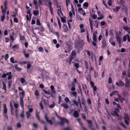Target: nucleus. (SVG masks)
Returning <instances> with one entry per match:
<instances>
[{
	"instance_id": "nucleus-1",
	"label": "nucleus",
	"mask_w": 130,
	"mask_h": 130,
	"mask_svg": "<svg viewBox=\"0 0 130 130\" xmlns=\"http://www.w3.org/2000/svg\"><path fill=\"white\" fill-rule=\"evenodd\" d=\"M56 116L57 117L60 119L61 121L58 122L57 123L58 124H59L61 126H63L64 125V123H66L67 124H69V121L66 118L63 117H61L57 115V114L56 113Z\"/></svg>"
},
{
	"instance_id": "nucleus-2",
	"label": "nucleus",
	"mask_w": 130,
	"mask_h": 130,
	"mask_svg": "<svg viewBox=\"0 0 130 130\" xmlns=\"http://www.w3.org/2000/svg\"><path fill=\"white\" fill-rule=\"evenodd\" d=\"M85 44L84 42L82 40L78 41L75 44V46L76 47H82Z\"/></svg>"
},
{
	"instance_id": "nucleus-3",
	"label": "nucleus",
	"mask_w": 130,
	"mask_h": 130,
	"mask_svg": "<svg viewBox=\"0 0 130 130\" xmlns=\"http://www.w3.org/2000/svg\"><path fill=\"white\" fill-rule=\"evenodd\" d=\"M116 84L118 86L121 87H123L125 85L124 83L121 79H119L118 83H116Z\"/></svg>"
},
{
	"instance_id": "nucleus-4",
	"label": "nucleus",
	"mask_w": 130,
	"mask_h": 130,
	"mask_svg": "<svg viewBox=\"0 0 130 130\" xmlns=\"http://www.w3.org/2000/svg\"><path fill=\"white\" fill-rule=\"evenodd\" d=\"M87 121L89 124L88 127L91 130H95L94 128L92 127V122L91 120H87Z\"/></svg>"
},
{
	"instance_id": "nucleus-5",
	"label": "nucleus",
	"mask_w": 130,
	"mask_h": 130,
	"mask_svg": "<svg viewBox=\"0 0 130 130\" xmlns=\"http://www.w3.org/2000/svg\"><path fill=\"white\" fill-rule=\"evenodd\" d=\"M124 119L125 120V122L126 124L127 125H128V121L129 120V119L127 114H126L125 115L124 117Z\"/></svg>"
},
{
	"instance_id": "nucleus-6",
	"label": "nucleus",
	"mask_w": 130,
	"mask_h": 130,
	"mask_svg": "<svg viewBox=\"0 0 130 130\" xmlns=\"http://www.w3.org/2000/svg\"><path fill=\"white\" fill-rule=\"evenodd\" d=\"M44 118L47 122L49 123L51 125L53 124L52 121L51 120L48 119L47 113L45 114L44 117Z\"/></svg>"
},
{
	"instance_id": "nucleus-7",
	"label": "nucleus",
	"mask_w": 130,
	"mask_h": 130,
	"mask_svg": "<svg viewBox=\"0 0 130 130\" xmlns=\"http://www.w3.org/2000/svg\"><path fill=\"white\" fill-rule=\"evenodd\" d=\"M102 45L101 47L103 49L106 48L107 46V43L106 40L105 39H103L102 40Z\"/></svg>"
},
{
	"instance_id": "nucleus-8",
	"label": "nucleus",
	"mask_w": 130,
	"mask_h": 130,
	"mask_svg": "<svg viewBox=\"0 0 130 130\" xmlns=\"http://www.w3.org/2000/svg\"><path fill=\"white\" fill-rule=\"evenodd\" d=\"M66 45L68 47V50L69 52H70V50L73 49L72 45L70 42L68 41Z\"/></svg>"
},
{
	"instance_id": "nucleus-9",
	"label": "nucleus",
	"mask_w": 130,
	"mask_h": 130,
	"mask_svg": "<svg viewBox=\"0 0 130 130\" xmlns=\"http://www.w3.org/2000/svg\"><path fill=\"white\" fill-rule=\"evenodd\" d=\"M77 120L80 124V125L83 128V130H87L86 128L84 127L83 124L81 122L80 119H77Z\"/></svg>"
},
{
	"instance_id": "nucleus-10",
	"label": "nucleus",
	"mask_w": 130,
	"mask_h": 130,
	"mask_svg": "<svg viewBox=\"0 0 130 130\" xmlns=\"http://www.w3.org/2000/svg\"><path fill=\"white\" fill-rule=\"evenodd\" d=\"M20 105L22 108L24 107L23 98V97H20Z\"/></svg>"
},
{
	"instance_id": "nucleus-11",
	"label": "nucleus",
	"mask_w": 130,
	"mask_h": 130,
	"mask_svg": "<svg viewBox=\"0 0 130 130\" xmlns=\"http://www.w3.org/2000/svg\"><path fill=\"white\" fill-rule=\"evenodd\" d=\"M128 78L127 77L125 78V87L126 88L129 87H130L129 83L127 81Z\"/></svg>"
},
{
	"instance_id": "nucleus-12",
	"label": "nucleus",
	"mask_w": 130,
	"mask_h": 130,
	"mask_svg": "<svg viewBox=\"0 0 130 130\" xmlns=\"http://www.w3.org/2000/svg\"><path fill=\"white\" fill-rule=\"evenodd\" d=\"M117 96H118L119 99L120 100L121 102L122 101H124L125 100V99L124 97H122L119 94H117Z\"/></svg>"
},
{
	"instance_id": "nucleus-13",
	"label": "nucleus",
	"mask_w": 130,
	"mask_h": 130,
	"mask_svg": "<svg viewBox=\"0 0 130 130\" xmlns=\"http://www.w3.org/2000/svg\"><path fill=\"white\" fill-rule=\"evenodd\" d=\"M73 116L76 118H77L79 116L78 112L77 111H74L73 113Z\"/></svg>"
},
{
	"instance_id": "nucleus-14",
	"label": "nucleus",
	"mask_w": 130,
	"mask_h": 130,
	"mask_svg": "<svg viewBox=\"0 0 130 130\" xmlns=\"http://www.w3.org/2000/svg\"><path fill=\"white\" fill-rule=\"evenodd\" d=\"M116 37L117 41L118 42V43H121V39L119 36L118 35H116Z\"/></svg>"
},
{
	"instance_id": "nucleus-15",
	"label": "nucleus",
	"mask_w": 130,
	"mask_h": 130,
	"mask_svg": "<svg viewBox=\"0 0 130 130\" xmlns=\"http://www.w3.org/2000/svg\"><path fill=\"white\" fill-rule=\"evenodd\" d=\"M116 37L117 41L118 42V43H121V39L119 36L118 35H116Z\"/></svg>"
},
{
	"instance_id": "nucleus-16",
	"label": "nucleus",
	"mask_w": 130,
	"mask_h": 130,
	"mask_svg": "<svg viewBox=\"0 0 130 130\" xmlns=\"http://www.w3.org/2000/svg\"><path fill=\"white\" fill-rule=\"evenodd\" d=\"M14 67L15 69L18 71H20L22 70V69L18 67V65L17 64H15L14 65Z\"/></svg>"
},
{
	"instance_id": "nucleus-17",
	"label": "nucleus",
	"mask_w": 130,
	"mask_h": 130,
	"mask_svg": "<svg viewBox=\"0 0 130 130\" xmlns=\"http://www.w3.org/2000/svg\"><path fill=\"white\" fill-rule=\"evenodd\" d=\"M61 106L63 107L65 109H67L69 107V106L67 104L65 103H63L61 104Z\"/></svg>"
},
{
	"instance_id": "nucleus-18",
	"label": "nucleus",
	"mask_w": 130,
	"mask_h": 130,
	"mask_svg": "<svg viewBox=\"0 0 130 130\" xmlns=\"http://www.w3.org/2000/svg\"><path fill=\"white\" fill-rule=\"evenodd\" d=\"M63 28L64 29L65 32H67L68 31L69 29L67 26L65 24H64L63 25Z\"/></svg>"
},
{
	"instance_id": "nucleus-19",
	"label": "nucleus",
	"mask_w": 130,
	"mask_h": 130,
	"mask_svg": "<svg viewBox=\"0 0 130 130\" xmlns=\"http://www.w3.org/2000/svg\"><path fill=\"white\" fill-rule=\"evenodd\" d=\"M47 25L49 29V32H53V30L51 28L50 24L48 23L47 24Z\"/></svg>"
},
{
	"instance_id": "nucleus-20",
	"label": "nucleus",
	"mask_w": 130,
	"mask_h": 130,
	"mask_svg": "<svg viewBox=\"0 0 130 130\" xmlns=\"http://www.w3.org/2000/svg\"><path fill=\"white\" fill-rule=\"evenodd\" d=\"M120 4L121 5H122V8L123 9H124V8H125V6L123 5L125 3V1H124L123 0H120Z\"/></svg>"
},
{
	"instance_id": "nucleus-21",
	"label": "nucleus",
	"mask_w": 130,
	"mask_h": 130,
	"mask_svg": "<svg viewBox=\"0 0 130 130\" xmlns=\"http://www.w3.org/2000/svg\"><path fill=\"white\" fill-rule=\"evenodd\" d=\"M93 40L95 42H98V40L97 39V37L96 35L94 34H93V37H92Z\"/></svg>"
},
{
	"instance_id": "nucleus-22",
	"label": "nucleus",
	"mask_w": 130,
	"mask_h": 130,
	"mask_svg": "<svg viewBox=\"0 0 130 130\" xmlns=\"http://www.w3.org/2000/svg\"><path fill=\"white\" fill-rule=\"evenodd\" d=\"M4 113H7V112L8 109L6 107V104H4Z\"/></svg>"
},
{
	"instance_id": "nucleus-23",
	"label": "nucleus",
	"mask_w": 130,
	"mask_h": 130,
	"mask_svg": "<svg viewBox=\"0 0 130 130\" xmlns=\"http://www.w3.org/2000/svg\"><path fill=\"white\" fill-rule=\"evenodd\" d=\"M55 105L56 104L55 102L54 101H53L52 102V104L49 105V107L51 109L55 107Z\"/></svg>"
},
{
	"instance_id": "nucleus-24",
	"label": "nucleus",
	"mask_w": 130,
	"mask_h": 130,
	"mask_svg": "<svg viewBox=\"0 0 130 130\" xmlns=\"http://www.w3.org/2000/svg\"><path fill=\"white\" fill-rule=\"evenodd\" d=\"M89 21L90 22V26L91 28V29L92 30L93 29V27L92 25V21L89 18Z\"/></svg>"
},
{
	"instance_id": "nucleus-25",
	"label": "nucleus",
	"mask_w": 130,
	"mask_h": 130,
	"mask_svg": "<svg viewBox=\"0 0 130 130\" xmlns=\"http://www.w3.org/2000/svg\"><path fill=\"white\" fill-rule=\"evenodd\" d=\"M120 8L121 7L119 6H117L116 7L115 9L113 8V10L115 12H117L118 11Z\"/></svg>"
},
{
	"instance_id": "nucleus-26",
	"label": "nucleus",
	"mask_w": 130,
	"mask_h": 130,
	"mask_svg": "<svg viewBox=\"0 0 130 130\" xmlns=\"http://www.w3.org/2000/svg\"><path fill=\"white\" fill-rule=\"evenodd\" d=\"M36 117L38 120L39 121H40V117L39 116V114L38 113L37 110H36Z\"/></svg>"
},
{
	"instance_id": "nucleus-27",
	"label": "nucleus",
	"mask_w": 130,
	"mask_h": 130,
	"mask_svg": "<svg viewBox=\"0 0 130 130\" xmlns=\"http://www.w3.org/2000/svg\"><path fill=\"white\" fill-rule=\"evenodd\" d=\"M57 11L58 14L59 15L60 14L59 12L62 15H63V14L61 11V8L60 6H59V9H57Z\"/></svg>"
},
{
	"instance_id": "nucleus-28",
	"label": "nucleus",
	"mask_w": 130,
	"mask_h": 130,
	"mask_svg": "<svg viewBox=\"0 0 130 130\" xmlns=\"http://www.w3.org/2000/svg\"><path fill=\"white\" fill-rule=\"evenodd\" d=\"M34 14L36 15L37 16L39 14V12L38 10H35L33 11Z\"/></svg>"
},
{
	"instance_id": "nucleus-29",
	"label": "nucleus",
	"mask_w": 130,
	"mask_h": 130,
	"mask_svg": "<svg viewBox=\"0 0 130 130\" xmlns=\"http://www.w3.org/2000/svg\"><path fill=\"white\" fill-rule=\"evenodd\" d=\"M31 9H29V10H28L26 12V13H27V14H29V17L30 19H31V16H32V14L31 13Z\"/></svg>"
},
{
	"instance_id": "nucleus-30",
	"label": "nucleus",
	"mask_w": 130,
	"mask_h": 130,
	"mask_svg": "<svg viewBox=\"0 0 130 130\" xmlns=\"http://www.w3.org/2000/svg\"><path fill=\"white\" fill-rule=\"evenodd\" d=\"M118 92V91L117 90H115L113 92H111L110 94V96L112 97L113 95H114L115 93H117Z\"/></svg>"
},
{
	"instance_id": "nucleus-31",
	"label": "nucleus",
	"mask_w": 130,
	"mask_h": 130,
	"mask_svg": "<svg viewBox=\"0 0 130 130\" xmlns=\"http://www.w3.org/2000/svg\"><path fill=\"white\" fill-rule=\"evenodd\" d=\"M51 89L52 90V92L53 93H55V90L54 89L55 88L54 86L53 85H51L50 87Z\"/></svg>"
},
{
	"instance_id": "nucleus-32",
	"label": "nucleus",
	"mask_w": 130,
	"mask_h": 130,
	"mask_svg": "<svg viewBox=\"0 0 130 130\" xmlns=\"http://www.w3.org/2000/svg\"><path fill=\"white\" fill-rule=\"evenodd\" d=\"M73 103L77 107L79 106V102L76 101L75 100H74L73 101Z\"/></svg>"
},
{
	"instance_id": "nucleus-33",
	"label": "nucleus",
	"mask_w": 130,
	"mask_h": 130,
	"mask_svg": "<svg viewBox=\"0 0 130 130\" xmlns=\"http://www.w3.org/2000/svg\"><path fill=\"white\" fill-rule=\"evenodd\" d=\"M123 29L126 31H128L130 29L127 26H123Z\"/></svg>"
},
{
	"instance_id": "nucleus-34",
	"label": "nucleus",
	"mask_w": 130,
	"mask_h": 130,
	"mask_svg": "<svg viewBox=\"0 0 130 130\" xmlns=\"http://www.w3.org/2000/svg\"><path fill=\"white\" fill-rule=\"evenodd\" d=\"M97 13L98 15L100 17H103V18H104V14L100 13V11H98Z\"/></svg>"
},
{
	"instance_id": "nucleus-35",
	"label": "nucleus",
	"mask_w": 130,
	"mask_h": 130,
	"mask_svg": "<svg viewBox=\"0 0 130 130\" xmlns=\"http://www.w3.org/2000/svg\"><path fill=\"white\" fill-rule=\"evenodd\" d=\"M88 4L87 2H85L83 4V7L84 8H85L84 7H88Z\"/></svg>"
},
{
	"instance_id": "nucleus-36",
	"label": "nucleus",
	"mask_w": 130,
	"mask_h": 130,
	"mask_svg": "<svg viewBox=\"0 0 130 130\" xmlns=\"http://www.w3.org/2000/svg\"><path fill=\"white\" fill-rule=\"evenodd\" d=\"M113 115L114 116H116L118 117H119V115H118L116 111H114L113 113Z\"/></svg>"
},
{
	"instance_id": "nucleus-37",
	"label": "nucleus",
	"mask_w": 130,
	"mask_h": 130,
	"mask_svg": "<svg viewBox=\"0 0 130 130\" xmlns=\"http://www.w3.org/2000/svg\"><path fill=\"white\" fill-rule=\"evenodd\" d=\"M30 112H29L26 111V114L27 116V118H29L31 116V114L30 113Z\"/></svg>"
},
{
	"instance_id": "nucleus-38",
	"label": "nucleus",
	"mask_w": 130,
	"mask_h": 130,
	"mask_svg": "<svg viewBox=\"0 0 130 130\" xmlns=\"http://www.w3.org/2000/svg\"><path fill=\"white\" fill-rule=\"evenodd\" d=\"M20 40L21 41L24 40L25 39V37L22 36L21 35H20Z\"/></svg>"
},
{
	"instance_id": "nucleus-39",
	"label": "nucleus",
	"mask_w": 130,
	"mask_h": 130,
	"mask_svg": "<svg viewBox=\"0 0 130 130\" xmlns=\"http://www.w3.org/2000/svg\"><path fill=\"white\" fill-rule=\"evenodd\" d=\"M122 75L124 78L126 76V71L125 70H123V72L122 73Z\"/></svg>"
},
{
	"instance_id": "nucleus-40",
	"label": "nucleus",
	"mask_w": 130,
	"mask_h": 130,
	"mask_svg": "<svg viewBox=\"0 0 130 130\" xmlns=\"http://www.w3.org/2000/svg\"><path fill=\"white\" fill-rule=\"evenodd\" d=\"M50 7V11L51 14L52 15H53V9L52 7Z\"/></svg>"
},
{
	"instance_id": "nucleus-41",
	"label": "nucleus",
	"mask_w": 130,
	"mask_h": 130,
	"mask_svg": "<svg viewBox=\"0 0 130 130\" xmlns=\"http://www.w3.org/2000/svg\"><path fill=\"white\" fill-rule=\"evenodd\" d=\"M72 63L74 64V66L76 68H78L79 67V64L78 63H75L74 62H73Z\"/></svg>"
},
{
	"instance_id": "nucleus-42",
	"label": "nucleus",
	"mask_w": 130,
	"mask_h": 130,
	"mask_svg": "<svg viewBox=\"0 0 130 130\" xmlns=\"http://www.w3.org/2000/svg\"><path fill=\"white\" fill-rule=\"evenodd\" d=\"M2 83L3 85V89L4 90L6 91V85L5 84L4 82H2Z\"/></svg>"
},
{
	"instance_id": "nucleus-43",
	"label": "nucleus",
	"mask_w": 130,
	"mask_h": 130,
	"mask_svg": "<svg viewBox=\"0 0 130 130\" xmlns=\"http://www.w3.org/2000/svg\"><path fill=\"white\" fill-rule=\"evenodd\" d=\"M58 24L59 26V28L60 29H61V24L60 23V21L59 20V18H58Z\"/></svg>"
},
{
	"instance_id": "nucleus-44",
	"label": "nucleus",
	"mask_w": 130,
	"mask_h": 130,
	"mask_svg": "<svg viewBox=\"0 0 130 130\" xmlns=\"http://www.w3.org/2000/svg\"><path fill=\"white\" fill-rule=\"evenodd\" d=\"M41 101L39 104V106L40 107H41V110H43L44 109V107L43 106V104L42 103Z\"/></svg>"
},
{
	"instance_id": "nucleus-45",
	"label": "nucleus",
	"mask_w": 130,
	"mask_h": 130,
	"mask_svg": "<svg viewBox=\"0 0 130 130\" xmlns=\"http://www.w3.org/2000/svg\"><path fill=\"white\" fill-rule=\"evenodd\" d=\"M36 24L38 26L40 25L41 24L40 22V21L39 19H37L36 21Z\"/></svg>"
},
{
	"instance_id": "nucleus-46",
	"label": "nucleus",
	"mask_w": 130,
	"mask_h": 130,
	"mask_svg": "<svg viewBox=\"0 0 130 130\" xmlns=\"http://www.w3.org/2000/svg\"><path fill=\"white\" fill-rule=\"evenodd\" d=\"M94 77L95 78H96L98 77V73L97 72H96L95 71H94Z\"/></svg>"
},
{
	"instance_id": "nucleus-47",
	"label": "nucleus",
	"mask_w": 130,
	"mask_h": 130,
	"mask_svg": "<svg viewBox=\"0 0 130 130\" xmlns=\"http://www.w3.org/2000/svg\"><path fill=\"white\" fill-rule=\"evenodd\" d=\"M72 60L70 59V58H69L67 59L66 60V61L67 62H68L69 64L70 65L71 64Z\"/></svg>"
},
{
	"instance_id": "nucleus-48",
	"label": "nucleus",
	"mask_w": 130,
	"mask_h": 130,
	"mask_svg": "<svg viewBox=\"0 0 130 130\" xmlns=\"http://www.w3.org/2000/svg\"><path fill=\"white\" fill-rule=\"evenodd\" d=\"M87 39L88 42L89 43H90V38H89V35L88 33L87 34Z\"/></svg>"
},
{
	"instance_id": "nucleus-49",
	"label": "nucleus",
	"mask_w": 130,
	"mask_h": 130,
	"mask_svg": "<svg viewBox=\"0 0 130 130\" xmlns=\"http://www.w3.org/2000/svg\"><path fill=\"white\" fill-rule=\"evenodd\" d=\"M127 35H125L123 37V41L124 42H125L127 40Z\"/></svg>"
},
{
	"instance_id": "nucleus-50",
	"label": "nucleus",
	"mask_w": 130,
	"mask_h": 130,
	"mask_svg": "<svg viewBox=\"0 0 130 130\" xmlns=\"http://www.w3.org/2000/svg\"><path fill=\"white\" fill-rule=\"evenodd\" d=\"M87 102L89 105L91 104V101L90 99H88L87 100Z\"/></svg>"
},
{
	"instance_id": "nucleus-51",
	"label": "nucleus",
	"mask_w": 130,
	"mask_h": 130,
	"mask_svg": "<svg viewBox=\"0 0 130 130\" xmlns=\"http://www.w3.org/2000/svg\"><path fill=\"white\" fill-rule=\"evenodd\" d=\"M8 2L7 1H5L4 4L5 7V9H7Z\"/></svg>"
},
{
	"instance_id": "nucleus-52",
	"label": "nucleus",
	"mask_w": 130,
	"mask_h": 130,
	"mask_svg": "<svg viewBox=\"0 0 130 130\" xmlns=\"http://www.w3.org/2000/svg\"><path fill=\"white\" fill-rule=\"evenodd\" d=\"M82 104L84 105V106H85L86 103L85 100L83 98L82 99Z\"/></svg>"
},
{
	"instance_id": "nucleus-53",
	"label": "nucleus",
	"mask_w": 130,
	"mask_h": 130,
	"mask_svg": "<svg viewBox=\"0 0 130 130\" xmlns=\"http://www.w3.org/2000/svg\"><path fill=\"white\" fill-rule=\"evenodd\" d=\"M76 54V53L75 51H72L71 53V55L72 56H75Z\"/></svg>"
},
{
	"instance_id": "nucleus-54",
	"label": "nucleus",
	"mask_w": 130,
	"mask_h": 130,
	"mask_svg": "<svg viewBox=\"0 0 130 130\" xmlns=\"http://www.w3.org/2000/svg\"><path fill=\"white\" fill-rule=\"evenodd\" d=\"M20 80L22 84L24 83L25 81V79L23 78H21Z\"/></svg>"
},
{
	"instance_id": "nucleus-55",
	"label": "nucleus",
	"mask_w": 130,
	"mask_h": 130,
	"mask_svg": "<svg viewBox=\"0 0 130 130\" xmlns=\"http://www.w3.org/2000/svg\"><path fill=\"white\" fill-rule=\"evenodd\" d=\"M5 18V16L4 14L1 17V21L2 22H3L4 21Z\"/></svg>"
},
{
	"instance_id": "nucleus-56",
	"label": "nucleus",
	"mask_w": 130,
	"mask_h": 130,
	"mask_svg": "<svg viewBox=\"0 0 130 130\" xmlns=\"http://www.w3.org/2000/svg\"><path fill=\"white\" fill-rule=\"evenodd\" d=\"M10 62H11L12 63H14V59L13 57H11V58H10Z\"/></svg>"
},
{
	"instance_id": "nucleus-57",
	"label": "nucleus",
	"mask_w": 130,
	"mask_h": 130,
	"mask_svg": "<svg viewBox=\"0 0 130 130\" xmlns=\"http://www.w3.org/2000/svg\"><path fill=\"white\" fill-rule=\"evenodd\" d=\"M103 2V4L105 6V7L107 8V9H109V7H108V6H107V4H106L105 2L104 1H102Z\"/></svg>"
},
{
	"instance_id": "nucleus-58",
	"label": "nucleus",
	"mask_w": 130,
	"mask_h": 130,
	"mask_svg": "<svg viewBox=\"0 0 130 130\" xmlns=\"http://www.w3.org/2000/svg\"><path fill=\"white\" fill-rule=\"evenodd\" d=\"M64 100L67 103H69L70 102V100H69V99L67 97L66 98H65Z\"/></svg>"
},
{
	"instance_id": "nucleus-59",
	"label": "nucleus",
	"mask_w": 130,
	"mask_h": 130,
	"mask_svg": "<svg viewBox=\"0 0 130 130\" xmlns=\"http://www.w3.org/2000/svg\"><path fill=\"white\" fill-rule=\"evenodd\" d=\"M112 83V80L111 78L110 77L109 78L108 80V83L109 84H110L111 83Z\"/></svg>"
},
{
	"instance_id": "nucleus-60",
	"label": "nucleus",
	"mask_w": 130,
	"mask_h": 130,
	"mask_svg": "<svg viewBox=\"0 0 130 130\" xmlns=\"http://www.w3.org/2000/svg\"><path fill=\"white\" fill-rule=\"evenodd\" d=\"M9 57V54H6L5 57V59L6 61H7Z\"/></svg>"
},
{
	"instance_id": "nucleus-61",
	"label": "nucleus",
	"mask_w": 130,
	"mask_h": 130,
	"mask_svg": "<svg viewBox=\"0 0 130 130\" xmlns=\"http://www.w3.org/2000/svg\"><path fill=\"white\" fill-rule=\"evenodd\" d=\"M61 21L62 22L64 23H66L65 19L63 17L61 18Z\"/></svg>"
},
{
	"instance_id": "nucleus-62",
	"label": "nucleus",
	"mask_w": 130,
	"mask_h": 130,
	"mask_svg": "<svg viewBox=\"0 0 130 130\" xmlns=\"http://www.w3.org/2000/svg\"><path fill=\"white\" fill-rule=\"evenodd\" d=\"M35 95L37 96H39V92L37 90H36L35 93Z\"/></svg>"
},
{
	"instance_id": "nucleus-63",
	"label": "nucleus",
	"mask_w": 130,
	"mask_h": 130,
	"mask_svg": "<svg viewBox=\"0 0 130 130\" xmlns=\"http://www.w3.org/2000/svg\"><path fill=\"white\" fill-rule=\"evenodd\" d=\"M63 130H71V128L69 127L66 128H64L63 129Z\"/></svg>"
},
{
	"instance_id": "nucleus-64",
	"label": "nucleus",
	"mask_w": 130,
	"mask_h": 130,
	"mask_svg": "<svg viewBox=\"0 0 130 130\" xmlns=\"http://www.w3.org/2000/svg\"><path fill=\"white\" fill-rule=\"evenodd\" d=\"M127 40L129 42H130V37L129 35L128 34L127 35Z\"/></svg>"
}]
</instances>
